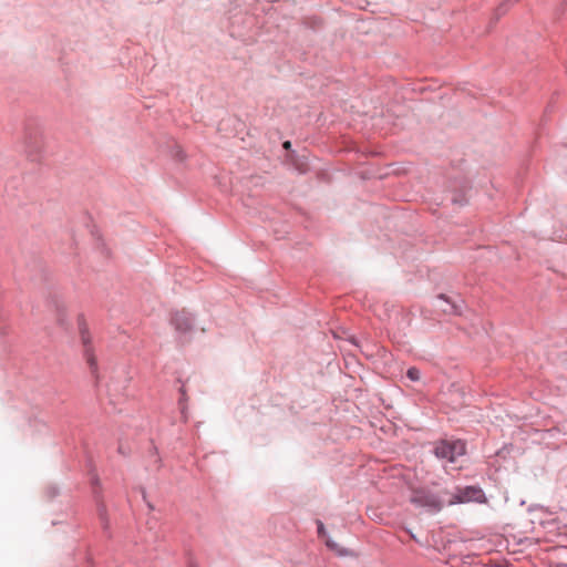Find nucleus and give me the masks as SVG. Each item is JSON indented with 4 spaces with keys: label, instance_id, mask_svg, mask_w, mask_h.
I'll return each instance as SVG.
<instances>
[{
    "label": "nucleus",
    "instance_id": "12",
    "mask_svg": "<svg viewBox=\"0 0 567 567\" xmlns=\"http://www.w3.org/2000/svg\"><path fill=\"white\" fill-rule=\"evenodd\" d=\"M439 298L445 300L446 302H449V299L444 295H441Z\"/></svg>",
    "mask_w": 567,
    "mask_h": 567
},
{
    "label": "nucleus",
    "instance_id": "3",
    "mask_svg": "<svg viewBox=\"0 0 567 567\" xmlns=\"http://www.w3.org/2000/svg\"><path fill=\"white\" fill-rule=\"evenodd\" d=\"M485 503L484 492L476 486L455 487L454 491L447 492L446 505H456L463 503Z\"/></svg>",
    "mask_w": 567,
    "mask_h": 567
},
{
    "label": "nucleus",
    "instance_id": "2",
    "mask_svg": "<svg viewBox=\"0 0 567 567\" xmlns=\"http://www.w3.org/2000/svg\"><path fill=\"white\" fill-rule=\"evenodd\" d=\"M169 324L178 339H188L189 334L198 329L194 316L185 309L172 311Z\"/></svg>",
    "mask_w": 567,
    "mask_h": 567
},
{
    "label": "nucleus",
    "instance_id": "8",
    "mask_svg": "<svg viewBox=\"0 0 567 567\" xmlns=\"http://www.w3.org/2000/svg\"><path fill=\"white\" fill-rule=\"evenodd\" d=\"M318 533L320 535H323V533H324V527H323V524L321 522L318 523Z\"/></svg>",
    "mask_w": 567,
    "mask_h": 567
},
{
    "label": "nucleus",
    "instance_id": "6",
    "mask_svg": "<svg viewBox=\"0 0 567 567\" xmlns=\"http://www.w3.org/2000/svg\"><path fill=\"white\" fill-rule=\"evenodd\" d=\"M442 310L446 313H460L458 307L453 303L450 305V308H443Z\"/></svg>",
    "mask_w": 567,
    "mask_h": 567
},
{
    "label": "nucleus",
    "instance_id": "11",
    "mask_svg": "<svg viewBox=\"0 0 567 567\" xmlns=\"http://www.w3.org/2000/svg\"><path fill=\"white\" fill-rule=\"evenodd\" d=\"M284 147H285V148H289V147H290V142H289V141L285 142V143H284Z\"/></svg>",
    "mask_w": 567,
    "mask_h": 567
},
{
    "label": "nucleus",
    "instance_id": "7",
    "mask_svg": "<svg viewBox=\"0 0 567 567\" xmlns=\"http://www.w3.org/2000/svg\"><path fill=\"white\" fill-rule=\"evenodd\" d=\"M85 330H86V327L84 323H81L80 324V332H81V336H82V340L84 343H86L87 339H86V334H85Z\"/></svg>",
    "mask_w": 567,
    "mask_h": 567
},
{
    "label": "nucleus",
    "instance_id": "9",
    "mask_svg": "<svg viewBox=\"0 0 567 567\" xmlns=\"http://www.w3.org/2000/svg\"><path fill=\"white\" fill-rule=\"evenodd\" d=\"M89 363H90V367H91V368H94V365H95V360H94V358H93V357H91V358H90Z\"/></svg>",
    "mask_w": 567,
    "mask_h": 567
},
{
    "label": "nucleus",
    "instance_id": "4",
    "mask_svg": "<svg viewBox=\"0 0 567 567\" xmlns=\"http://www.w3.org/2000/svg\"><path fill=\"white\" fill-rule=\"evenodd\" d=\"M465 443L461 440L442 441L435 446V455L449 463H454L465 454Z\"/></svg>",
    "mask_w": 567,
    "mask_h": 567
},
{
    "label": "nucleus",
    "instance_id": "5",
    "mask_svg": "<svg viewBox=\"0 0 567 567\" xmlns=\"http://www.w3.org/2000/svg\"><path fill=\"white\" fill-rule=\"evenodd\" d=\"M406 375L410 380L416 381L420 379V371L416 368H410L406 372Z\"/></svg>",
    "mask_w": 567,
    "mask_h": 567
},
{
    "label": "nucleus",
    "instance_id": "10",
    "mask_svg": "<svg viewBox=\"0 0 567 567\" xmlns=\"http://www.w3.org/2000/svg\"><path fill=\"white\" fill-rule=\"evenodd\" d=\"M327 546L331 547V548H334L336 547V544L332 543L331 540H327Z\"/></svg>",
    "mask_w": 567,
    "mask_h": 567
},
{
    "label": "nucleus",
    "instance_id": "1",
    "mask_svg": "<svg viewBox=\"0 0 567 567\" xmlns=\"http://www.w3.org/2000/svg\"><path fill=\"white\" fill-rule=\"evenodd\" d=\"M446 499L447 491L436 494L427 487L413 488L410 495V502L414 506L429 513L440 512L446 504Z\"/></svg>",
    "mask_w": 567,
    "mask_h": 567
}]
</instances>
